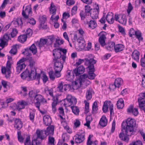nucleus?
<instances>
[{"mask_svg":"<svg viewBox=\"0 0 145 145\" xmlns=\"http://www.w3.org/2000/svg\"><path fill=\"white\" fill-rule=\"evenodd\" d=\"M136 122L133 119L128 118L126 121H123L122 123L121 131L119 135L120 139L124 141L128 142L129 140L128 136L133 135L135 131Z\"/></svg>","mask_w":145,"mask_h":145,"instance_id":"obj_1","label":"nucleus"},{"mask_svg":"<svg viewBox=\"0 0 145 145\" xmlns=\"http://www.w3.org/2000/svg\"><path fill=\"white\" fill-rule=\"evenodd\" d=\"M54 58L53 59V61L54 63V69L55 73V75L57 77L61 76L60 73L63 67V62L62 59H60L61 55L60 53H57L53 54Z\"/></svg>","mask_w":145,"mask_h":145,"instance_id":"obj_2","label":"nucleus"},{"mask_svg":"<svg viewBox=\"0 0 145 145\" xmlns=\"http://www.w3.org/2000/svg\"><path fill=\"white\" fill-rule=\"evenodd\" d=\"M96 62L97 61L93 58H89L88 59L85 58L83 59H79L78 61L76 62V64L77 66H78L83 62H84L85 65L88 66L87 67L90 71L95 72V70L94 65L95 64Z\"/></svg>","mask_w":145,"mask_h":145,"instance_id":"obj_3","label":"nucleus"},{"mask_svg":"<svg viewBox=\"0 0 145 145\" xmlns=\"http://www.w3.org/2000/svg\"><path fill=\"white\" fill-rule=\"evenodd\" d=\"M31 51L34 54H36L37 52V48L34 44H32L29 48H27L25 49V51L22 53V54L26 55L25 58L26 61L28 60H29L30 58H32L31 54L30 53Z\"/></svg>","mask_w":145,"mask_h":145,"instance_id":"obj_4","label":"nucleus"},{"mask_svg":"<svg viewBox=\"0 0 145 145\" xmlns=\"http://www.w3.org/2000/svg\"><path fill=\"white\" fill-rule=\"evenodd\" d=\"M37 72L35 71L34 69H33L31 70V72L29 71L27 69L21 74V76L22 78L25 79L29 77L30 80H32L36 78Z\"/></svg>","mask_w":145,"mask_h":145,"instance_id":"obj_5","label":"nucleus"},{"mask_svg":"<svg viewBox=\"0 0 145 145\" xmlns=\"http://www.w3.org/2000/svg\"><path fill=\"white\" fill-rule=\"evenodd\" d=\"M12 63L10 61L8 60L7 63L6 67H2L1 72L5 74V77L7 79H9L10 76Z\"/></svg>","mask_w":145,"mask_h":145,"instance_id":"obj_6","label":"nucleus"},{"mask_svg":"<svg viewBox=\"0 0 145 145\" xmlns=\"http://www.w3.org/2000/svg\"><path fill=\"white\" fill-rule=\"evenodd\" d=\"M34 98L37 101L35 104V106L38 108L41 113H43V112L40 110V107L41 103H46L47 102L46 100L44 99L43 96L39 94L35 95L34 96Z\"/></svg>","mask_w":145,"mask_h":145,"instance_id":"obj_7","label":"nucleus"},{"mask_svg":"<svg viewBox=\"0 0 145 145\" xmlns=\"http://www.w3.org/2000/svg\"><path fill=\"white\" fill-rule=\"evenodd\" d=\"M9 40H11L10 34L6 33L0 39V46L4 48L5 46L8 45V42Z\"/></svg>","mask_w":145,"mask_h":145,"instance_id":"obj_8","label":"nucleus"},{"mask_svg":"<svg viewBox=\"0 0 145 145\" xmlns=\"http://www.w3.org/2000/svg\"><path fill=\"white\" fill-rule=\"evenodd\" d=\"M89 70V74L88 75L84 74L80 76L78 78L79 82H84L88 78L91 80L94 79L96 76L95 74L94 73V72L90 71Z\"/></svg>","mask_w":145,"mask_h":145,"instance_id":"obj_9","label":"nucleus"},{"mask_svg":"<svg viewBox=\"0 0 145 145\" xmlns=\"http://www.w3.org/2000/svg\"><path fill=\"white\" fill-rule=\"evenodd\" d=\"M32 13L31 5H29L26 6L24 10H22V14L24 18L27 19L32 16Z\"/></svg>","mask_w":145,"mask_h":145,"instance_id":"obj_10","label":"nucleus"},{"mask_svg":"<svg viewBox=\"0 0 145 145\" xmlns=\"http://www.w3.org/2000/svg\"><path fill=\"white\" fill-rule=\"evenodd\" d=\"M67 52V50L63 49L62 48H56L53 50V54H55L57 53H60L61 55L60 59H62L63 62H65L66 59V54Z\"/></svg>","mask_w":145,"mask_h":145,"instance_id":"obj_11","label":"nucleus"},{"mask_svg":"<svg viewBox=\"0 0 145 145\" xmlns=\"http://www.w3.org/2000/svg\"><path fill=\"white\" fill-rule=\"evenodd\" d=\"M25 61V58L23 57L17 62V66L16 67V71L18 73V74L25 67L26 65L25 64L22 63Z\"/></svg>","mask_w":145,"mask_h":145,"instance_id":"obj_12","label":"nucleus"},{"mask_svg":"<svg viewBox=\"0 0 145 145\" xmlns=\"http://www.w3.org/2000/svg\"><path fill=\"white\" fill-rule=\"evenodd\" d=\"M85 70V68L83 65H81L78 68L75 69L72 72L73 75L72 79V78L74 77V74H75L76 76H78L80 74H83Z\"/></svg>","mask_w":145,"mask_h":145,"instance_id":"obj_13","label":"nucleus"},{"mask_svg":"<svg viewBox=\"0 0 145 145\" xmlns=\"http://www.w3.org/2000/svg\"><path fill=\"white\" fill-rule=\"evenodd\" d=\"M95 5H96L95 8L91 10L90 13V16L93 19H97L98 17L99 13V4L95 3Z\"/></svg>","mask_w":145,"mask_h":145,"instance_id":"obj_14","label":"nucleus"},{"mask_svg":"<svg viewBox=\"0 0 145 145\" xmlns=\"http://www.w3.org/2000/svg\"><path fill=\"white\" fill-rule=\"evenodd\" d=\"M105 32L102 31L99 35V34H101V35L99 39V42L102 47H104L106 44L105 40L106 37L105 36Z\"/></svg>","mask_w":145,"mask_h":145,"instance_id":"obj_15","label":"nucleus"},{"mask_svg":"<svg viewBox=\"0 0 145 145\" xmlns=\"http://www.w3.org/2000/svg\"><path fill=\"white\" fill-rule=\"evenodd\" d=\"M84 131L79 134H77L75 136V141L76 143H80L82 142L85 139Z\"/></svg>","mask_w":145,"mask_h":145,"instance_id":"obj_16","label":"nucleus"},{"mask_svg":"<svg viewBox=\"0 0 145 145\" xmlns=\"http://www.w3.org/2000/svg\"><path fill=\"white\" fill-rule=\"evenodd\" d=\"M68 102L69 106L71 105H75L77 102L76 99L74 97H72L71 95H68L67 96L66 99Z\"/></svg>","mask_w":145,"mask_h":145,"instance_id":"obj_17","label":"nucleus"},{"mask_svg":"<svg viewBox=\"0 0 145 145\" xmlns=\"http://www.w3.org/2000/svg\"><path fill=\"white\" fill-rule=\"evenodd\" d=\"M28 105V103L23 100L19 101L17 103V105L16 106V109L18 111L25 108V106Z\"/></svg>","mask_w":145,"mask_h":145,"instance_id":"obj_18","label":"nucleus"},{"mask_svg":"<svg viewBox=\"0 0 145 145\" xmlns=\"http://www.w3.org/2000/svg\"><path fill=\"white\" fill-rule=\"evenodd\" d=\"M54 126L52 125L47 127L46 130L44 131V133L45 135L49 136L53 135L54 134Z\"/></svg>","mask_w":145,"mask_h":145,"instance_id":"obj_19","label":"nucleus"},{"mask_svg":"<svg viewBox=\"0 0 145 145\" xmlns=\"http://www.w3.org/2000/svg\"><path fill=\"white\" fill-rule=\"evenodd\" d=\"M127 112L129 113H132L135 116H137L138 114V110L137 108H134L132 105H131L127 109Z\"/></svg>","mask_w":145,"mask_h":145,"instance_id":"obj_20","label":"nucleus"},{"mask_svg":"<svg viewBox=\"0 0 145 145\" xmlns=\"http://www.w3.org/2000/svg\"><path fill=\"white\" fill-rule=\"evenodd\" d=\"M124 45L121 44H118L115 45L114 50L116 53L120 52L124 49Z\"/></svg>","mask_w":145,"mask_h":145,"instance_id":"obj_21","label":"nucleus"},{"mask_svg":"<svg viewBox=\"0 0 145 145\" xmlns=\"http://www.w3.org/2000/svg\"><path fill=\"white\" fill-rule=\"evenodd\" d=\"M43 120L44 124L46 126L50 125L52 122L51 118L48 115L44 116L43 118Z\"/></svg>","mask_w":145,"mask_h":145,"instance_id":"obj_22","label":"nucleus"},{"mask_svg":"<svg viewBox=\"0 0 145 145\" xmlns=\"http://www.w3.org/2000/svg\"><path fill=\"white\" fill-rule=\"evenodd\" d=\"M138 98V102L139 104V107L140 109H142L144 106L145 103V98L144 97L141 96Z\"/></svg>","mask_w":145,"mask_h":145,"instance_id":"obj_23","label":"nucleus"},{"mask_svg":"<svg viewBox=\"0 0 145 145\" xmlns=\"http://www.w3.org/2000/svg\"><path fill=\"white\" fill-rule=\"evenodd\" d=\"M14 123V127H16L18 130H20L22 127V123L20 119H16Z\"/></svg>","mask_w":145,"mask_h":145,"instance_id":"obj_24","label":"nucleus"},{"mask_svg":"<svg viewBox=\"0 0 145 145\" xmlns=\"http://www.w3.org/2000/svg\"><path fill=\"white\" fill-rule=\"evenodd\" d=\"M115 43L113 42H110L106 44L105 48L106 50L112 51L114 49Z\"/></svg>","mask_w":145,"mask_h":145,"instance_id":"obj_25","label":"nucleus"},{"mask_svg":"<svg viewBox=\"0 0 145 145\" xmlns=\"http://www.w3.org/2000/svg\"><path fill=\"white\" fill-rule=\"evenodd\" d=\"M107 123V120L106 117L105 116H102L99 122V124L103 127L106 126Z\"/></svg>","mask_w":145,"mask_h":145,"instance_id":"obj_26","label":"nucleus"},{"mask_svg":"<svg viewBox=\"0 0 145 145\" xmlns=\"http://www.w3.org/2000/svg\"><path fill=\"white\" fill-rule=\"evenodd\" d=\"M111 101H106L104 103L102 109L104 113H106L108 111V106L109 107Z\"/></svg>","mask_w":145,"mask_h":145,"instance_id":"obj_27","label":"nucleus"},{"mask_svg":"<svg viewBox=\"0 0 145 145\" xmlns=\"http://www.w3.org/2000/svg\"><path fill=\"white\" fill-rule=\"evenodd\" d=\"M44 131L42 130L40 131L39 130H37L36 133L37 135V138H40L41 140L44 139L45 137V135H44Z\"/></svg>","mask_w":145,"mask_h":145,"instance_id":"obj_28","label":"nucleus"},{"mask_svg":"<svg viewBox=\"0 0 145 145\" xmlns=\"http://www.w3.org/2000/svg\"><path fill=\"white\" fill-rule=\"evenodd\" d=\"M117 108L118 109L122 108L124 106V102L122 98H120L117 101L116 104Z\"/></svg>","mask_w":145,"mask_h":145,"instance_id":"obj_29","label":"nucleus"},{"mask_svg":"<svg viewBox=\"0 0 145 145\" xmlns=\"http://www.w3.org/2000/svg\"><path fill=\"white\" fill-rule=\"evenodd\" d=\"M139 56L140 52L137 51H135L131 55L132 58L137 61H139Z\"/></svg>","mask_w":145,"mask_h":145,"instance_id":"obj_30","label":"nucleus"},{"mask_svg":"<svg viewBox=\"0 0 145 145\" xmlns=\"http://www.w3.org/2000/svg\"><path fill=\"white\" fill-rule=\"evenodd\" d=\"M92 90L91 89H89L87 90L86 94V97L87 100H89L91 99L92 97Z\"/></svg>","mask_w":145,"mask_h":145,"instance_id":"obj_31","label":"nucleus"},{"mask_svg":"<svg viewBox=\"0 0 145 145\" xmlns=\"http://www.w3.org/2000/svg\"><path fill=\"white\" fill-rule=\"evenodd\" d=\"M87 23L88 24L89 27L92 29H93L97 26V24L95 20H90L89 23L87 22Z\"/></svg>","mask_w":145,"mask_h":145,"instance_id":"obj_32","label":"nucleus"},{"mask_svg":"<svg viewBox=\"0 0 145 145\" xmlns=\"http://www.w3.org/2000/svg\"><path fill=\"white\" fill-rule=\"evenodd\" d=\"M120 16V18L118 20V22L121 24L125 25L127 21L125 15L124 14H122Z\"/></svg>","mask_w":145,"mask_h":145,"instance_id":"obj_33","label":"nucleus"},{"mask_svg":"<svg viewBox=\"0 0 145 145\" xmlns=\"http://www.w3.org/2000/svg\"><path fill=\"white\" fill-rule=\"evenodd\" d=\"M29 66H30L31 70L34 69L36 72H37L36 69L35 68V62L33 58H30V59L29 61Z\"/></svg>","mask_w":145,"mask_h":145,"instance_id":"obj_34","label":"nucleus"},{"mask_svg":"<svg viewBox=\"0 0 145 145\" xmlns=\"http://www.w3.org/2000/svg\"><path fill=\"white\" fill-rule=\"evenodd\" d=\"M48 42V40L46 39H40L39 43L38 46L40 48L44 46Z\"/></svg>","mask_w":145,"mask_h":145,"instance_id":"obj_35","label":"nucleus"},{"mask_svg":"<svg viewBox=\"0 0 145 145\" xmlns=\"http://www.w3.org/2000/svg\"><path fill=\"white\" fill-rule=\"evenodd\" d=\"M27 36L25 34L21 35L18 37V40L22 43H23L27 40Z\"/></svg>","mask_w":145,"mask_h":145,"instance_id":"obj_36","label":"nucleus"},{"mask_svg":"<svg viewBox=\"0 0 145 145\" xmlns=\"http://www.w3.org/2000/svg\"><path fill=\"white\" fill-rule=\"evenodd\" d=\"M82 82H72V88L74 89H77L81 86V84Z\"/></svg>","mask_w":145,"mask_h":145,"instance_id":"obj_37","label":"nucleus"},{"mask_svg":"<svg viewBox=\"0 0 145 145\" xmlns=\"http://www.w3.org/2000/svg\"><path fill=\"white\" fill-rule=\"evenodd\" d=\"M25 22H24V23H25L26 22V24H28L29 23L30 24H32V25H34L36 24V21L33 18H29L27 19H25Z\"/></svg>","mask_w":145,"mask_h":145,"instance_id":"obj_38","label":"nucleus"},{"mask_svg":"<svg viewBox=\"0 0 145 145\" xmlns=\"http://www.w3.org/2000/svg\"><path fill=\"white\" fill-rule=\"evenodd\" d=\"M92 136H91L90 135L89 136L87 144V145H97V141L96 140L93 142L91 141V138Z\"/></svg>","mask_w":145,"mask_h":145,"instance_id":"obj_39","label":"nucleus"},{"mask_svg":"<svg viewBox=\"0 0 145 145\" xmlns=\"http://www.w3.org/2000/svg\"><path fill=\"white\" fill-rule=\"evenodd\" d=\"M9 53L11 54L16 55L17 52V50L16 45H14L12 47V48L9 51Z\"/></svg>","mask_w":145,"mask_h":145,"instance_id":"obj_40","label":"nucleus"},{"mask_svg":"<svg viewBox=\"0 0 145 145\" xmlns=\"http://www.w3.org/2000/svg\"><path fill=\"white\" fill-rule=\"evenodd\" d=\"M71 108L72 112L76 115H78L79 110L78 107L76 106H72Z\"/></svg>","mask_w":145,"mask_h":145,"instance_id":"obj_41","label":"nucleus"},{"mask_svg":"<svg viewBox=\"0 0 145 145\" xmlns=\"http://www.w3.org/2000/svg\"><path fill=\"white\" fill-rule=\"evenodd\" d=\"M135 34V37L139 41H142L143 38L142 37L141 33L139 31H137Z\"/></svg>","mask_w":145,"mask_h":145,"instance_id":"obj_42","label":"nucleus"},{"mask_svg":"<svg viewBox=\"0 0 145 145\" xmlns=\"http://www.w3.org/2000/svg\"><path fill=\"white\" fill-rule=\"evenodd\" d=\"M78 46L81 49H83L85 46V41L84 40L79 41L78 40Z\"/></svg>","mask_w":145,"mask_h":145,"instance_id":"obj_43","label":"nucleus"},{"mask_svg":"<svg viewBox=\"0 0 145 145\" xmlns=\"http://www.w3.org/2000/svg\"><path fill=\"white\" fill-rule=\"evenodd\" d=\"M97 109L98 107L97 106V103L96 101H95L93 104L92 113L93 114L96 113Z\"/></svg>","mask_w":145,"mask_h":145,"instance_id":"obj_44","label":"nucleus"},{"mask_svg":"<svg viewBox=\"0 0 145 145\" xmlns=\"http://www.w3.org/2000/svg\"><path fill=\"white\" fill-rule=\"evenodd\" d=\"M12 0H4L0 8L3 9L4 8L6 5L8 3L11 4Z\"/></svg>","mask_w":145,"mask_h":145,"instance_id":"obj_45","label":"nucleus"},{"mask_svg":"<svg viewBox=\"0 0 145 145\" xmlns=\"http://www.w3.org/2000/svg\"><path fill=\"white\" fill-rule=\"evenodd\" d=\"M92 9H91L90 7L88 5H86L85 6V12L86 15H89V13H90Z\"/></svg>","mask_w":145,"mask_h":145,"instance_id":"obj_46","label":"nucleus"},{"mask_svg":"<svg viewBox=\"0 0 145 145\" xmlns=\"http://www.w3.org/2000/svg\"><path fill=\"white\" fill-rule=\"evenodd\" d=\"M18 33V31L16 29L13 28L12 31L10 33L11 37L12 38H14L16 36Z\"/></svg>","mask_w":145,"mask_h":145,"instance_id":"obj_47","label":"nucleus"},{"mask_svg":"<svg viewBox=\"0 0 145 145\" xmlns=\"http://www.w3.org/2000/svg\"><path fill=\"white\" fill-rule=\"evenodd\" d=\"M49 74L50 79L52 81H54L55 77L54 76L53 71H50L49 72Z\"/></svg>","mask_w":145,"mask_h":145,"instance_id":"obj_48","label":"nucleus"},{"mask_svg":"<svg viewBox=\"0 0 145 145\" xmlns=\"http://www.w3.org/2000/svg\"><path fill=\"white\" fill-rule=\"evenodd\" d=\"M137 31H135L133 28H131L129 32V36L130 37H132L133 35H135V33L137 32Z\"/></svg>","mask_w":145,"mask_h":145,"instance_id":"obj_49","label":"nucleus"},{"mask_svg":"<svg viewBox=\"0 0 145 145\" xmlns=\"http://www.w3.org/2000/svg\"><path fill=\"white\" fill-rule=\"evenodd\" d=\"M55 139L54 138L49 136L48 137V142L51 145H54Z\"/></svg>","mask_w":145,"mask_h":145,"instance_id":"obj_50","label":"nucleus"},{"mask_svg":"<svg viewBox=\"0 0 145 145\" xmlns=\"http://www.w3.org/2000/svg\"><path fill=\"white\" fill-rule=\"evenodd\" d=\"M25 145H32L31 144L30 138L29 136H27L26 137V140L24 141Z\"/></svg>","mask_w":145,"mask_h":145,"instance_id":"obj_51","label":"nucleus"},{"mask_svg":"<svg viewBox=\"0 0 145 145\" xmlns=\"http://www.w3.org/2000/svg\"><path fill=\"white\" fill-rule=\"evenodd\" d=\"M129 145H142V142L140 140L135 142H133Z\"/></svg>","mask_w":145,"mask_h":145,"instance_id":"obj_52","label":"nucleus"},{"mask_svg":"<svg viewBox=\"0 0 145 145\" xmlns=\"http://www.w3.org/2000/svg\"><path fill=\"white\" fill-rule=\"evenodd\" d=\"M80 15L81 17V20H84L85 19L86 16L87 15H86L85 12L84 11H81L80 13Z\"/></svg>","mask_w":145,"mask_h":145,"instance_id":"obj_53","label":"nucleus"},{"mask_svg":"<svg viewBox=\"0 0 145 145\" xmlns=\"http://www.w3.org/2000/svg\"><path fill=\"white\" fill-rule=\"evenodd\" d=\"M32 145H40V143L39 141L38 140V138H37L32 140Z\"/></svg>","mask_w":145,"mask_h":145,"instance_id":"obj_54","label":"nucleus"},{"mask_svg":"<svg viewBox=\"0 0 145 145\" xmlns=\"http://www.w3.org/2000/svg\"><path fill=\"white\" fill-rule=\"evenodd\" d=\"M53 5V3H52L50 4V11L51 14L52 15H55L56 14V10L52 9V5Z\"/></svg>","mask_w":145,"mask_h":145,"instance_id":"obj_55","label":"nucleus"},{"mask_svg":"<svg viewBox=\"0 0 145 145\" xmlns=\"http://www.w3.org/2000/svg\"><path fill=\"white\" fill-rule=\"evenodd\" d=\"M41 78L42 79L43 82H47L48 80V78L45 74L44 73L41 76Z\"/></svg>","mask_w":145,"mask_h":145,"instance_id":"obj_56","label":"nucleus"},{"mask_svg":"<svg viewBox=\"0 0 145 145\" xmlns=\"http://www.w3.org/2000/svg\"><path fill=\"white\" fill-rule=\"evenodd\" d=\"M16 22L17 24V26H19L20 25L21 26L23 25V21L22 20V18H17L16 19Z\"/></svg>","mask_w":145,"mask_h":145,"instance_id":"obj_57","label":"nucleus"},{"mask_svg":"<svg viewBox=\"0 0 145 145\" xmlns=\"http://www.w3.org/2000/svg\"><path fill=\"white\" fill-rule=\"evenodd\" d=\"M40 25L43 29H46L47 25L46 21H40Z\"/></svg>","mask_w":145,"mask_h":145,"instance_id":"obj_58","label":"nucleus"},{"mask_svg":"<svg viewBox=\"0 0 145 145\" xmlns=\"http://www.w3.org/2000/svg\"><path fill=\"white\" fill-rule=\"evenodd\" d=\"M32 33V31L31 29L30 28L27 29L26 32V35L27 36L29 37L31 36Z\"/></svg>","mask_w":145,"mask_h":145,"instance_id":"obj_59","label":"nucleus"},{"mask_svg":"<svg viewBox=\"0 0 145 145\" xmlns=\"http://www.w3.org/2000/svg\"><path fill=\"white\" fill-rule=\"evenodd\" d=\"M116 82H114L113 84H110L109 87V88L110 90L114 91L116 88Z\"/></svg>","mask_w":145,"mask_h":145,"instance_id":"obj_60","label":"nucleus"},{"mask_svg":"<svg viewBox=\"0 0 145 145\" xmlns=\"http://www.w3.org/2000/svg\"><path fill=\"white\" fill-rule=\"evenodd\" d=\"M77 9V7L76 6H74L72 8L71 10V15H75Z\"/></svg>","mask_w":145,"mask_h":145,"instance_id":"obj_61","label":"nucleus"},{"mask_svg":"<svg viewBox=\"0 0 145 145\" xmlns=\"http://www.w3.org/2000/svg\"><path fill=\"white\" fill-rule=\"evenodd\" d=\"M140 62L141 66L145 68V53L144 57L141 59Z\"/></svg>","mask_w":145,"mask_h":145,"instance_id":"obj_62","label":"nucleus"},{"mask_svg":"<svg viewBox=\"0 0 145 145\" xmlns=\"http://www.w3.org/2000/svg\"><path fill=\"white\" fill-rule=\"evenodd\" d=\"M109 108L110 111V114L111 115L114 112V110L113 104L111 103V101H110V104H109Z\"/></svg>","mask_w":145,"mask_h":145,"instance_id":"obj_63","label":"nucleus"},{"mask_svg":"<svg viewBox=\"0 0 145 145\" xmlns=\"http://www.w3.org/2000/svg\"><path fill=\"white\" fill-rule=\"evenodd\" d=\"M116 122L114 120L112 124V127L111 130V133H113L115 129Z\"/></svg>","mask_w":145,"mask_h":145,"instance_id":"obj_64","label":"nucleus"}]
</instances>
